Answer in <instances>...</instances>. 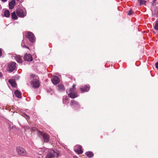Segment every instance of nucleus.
Wrapping results in <instances>:
<instances>
[{
	"instance_id": "1",
	"label": "nucleus",
	"mask_w": 158,
	"mask_h": 158,
	"mask_svg": "<svg viewBox=\"0 0 158 158\" xmlns=\"http://www.w3.org/2000/svg\"><path fill=\"white\" fill-rule=\"evenodd\" d=\"M60 154V152L56 149L50 150L45 158H55L58 156Z\"/></svg>"
},
{
	"instance_id": "2",
	"label": "nucleus",
	"mask_w": 158,
	"mask_h": 158,
	"mask_svg": "<svg viewBox=\"0 0 158 158\" xmlns=\"http://www.w3.org/2000/svg\"><path fill=\"white\" fill-rule=\"evenodd\" d=\"M38 135L40 138L44 141V143L48 142L49 141L50 137L49 135L45 132L39 131Z\"/></svg>"
},
{
	"instance_id": "3",
	"label": "nucleus",
	"mask_w": 158,
	"mask_h": 158,
	"mask_svg": "<svg viewBox=\"0 0 158 158\" xmlns=\"http://www.w3.org/2000/svg\"><path fill=\"white\" fill-rule=\"evenodd\" d=\"M16 151L18 155L21 156H26L27 154V152L22 147H17L16 148Z\"/></svg>"
},
{
	"instance_id": "4",
	"label": "nucleus",
	"mask_w": 158,
	"mask_h": 158,
	"mask_svg": "<svg viewBox=\"0 0 158 158\" xmlns=\"http://www.w3.org/2000/svg\"><path fill=\"white\" fill-rule=\"evenodd\" d=\"M16 64L15 62H11L8 64L7 67L6 68V70L9 73H11L14 71L16 70Z\"/></svg>"
},
{
	"instance_id": "5",
	"label": "nucleus",
	"mask_w": 158,
	"mask_h": 158,
	"mask_svg": "<svg viewBox=\"0 0 158 158\" xmlns=\"http://www.w3.org/2000/svg\"><path fill=\"white\" fill-rule=\"evenodd\" d=\"M16 13L19 17L23 18L26 15V11L25 9H18L16 10Z\"/></svg>"
},
{
	"instance_id": "6",
	"label": "nucleus",
	"mask_w": 158,
	"mask_h": 158,
	"mask_svg": "<svg viewBox=\"0 0 158 158\" xmlns=\"http://www.w3.org/2000/svg\"><path fill=\"white\" fill-rule=\"evenodd\" d=\"M26 36L28 38L31 42L33 43L35 42V37L34 35L32 32H27L26 34Z\"/></svg>"
},
{
	"instance_id": "7",
	"label": "nucleus",
	"mask_w": 158,
	"mask_h": 158,
	"mask_svg": "<svg viewBox=\"0 0 158 158\" xmlns=\"http://www.w3.org/2000/svg\"><path fill=\"white\" fill-rule=\"evenodd\" d=\"M70 105L72 107L76 110H77L80 107V106L78 102L74 100L71 101Z\"/></svg>"
},
{
	"instance_id": "8",
	"label": "nucleus",
	"mask_w": 158,
	"mask_h": 158,
	"mask_svg": "<svg viewBox=\"0 0 158 158\" xmlns=\"http://www.w3.org/2000/svg\"><path fill=\"white\" fill-rule=\"evenodd\" d=\"M74 151L78 154H81L83 152L82 150V147L79 145H77L74 146Z\"/></svg>"
},
{
	"instance_id": "9",
	"label": "nucleus",
	"mask_w": 158,
	"mask_h": 158,
	"mask_svg": "<svg viewBox=\"0 0 158 158\" xmlns=\"http://www.w3.org/2000/svg\"><path fill=\"white\" fill-rule=\"evenodd\" d=\"M31 85L33 87L36 88L39 87L40 85V83L39 80L37 79H34L31 82Z\"/></svg>"
},
{
	"instance_id": "10",
	"label": "nucleus",
	"mask_w": 158,
	"mask_h": 158,
	"mask_svg": "<svg viewBox=\"0 0 158 158\" xmlns=\"http://www.w3.org/2000/svg\"><path fill=\"white\" fill-rule=\"evenodd\" d=\"M24 60L25 61L30 62L32 60L33 58L31 54L26 53L24 56Z\"/></svg>"
},
{
	"instance_id": "11",
	"label": "nucleus",
	"mask_w": 158,
	"mask_h": 158,
	"mask_svg": "<svg viewBox=\"0 0 158 158\" xmlns=\"http://www.w3.org/2000/svg\"><path fill=\"white\" fill-rule=\"evenodd\" d=\"M51 81L52 83L54 85H57L60 81V79L59 77L56 76H54L51 79Z\"/></svg>"
},
{
	"instance_id": "12",
	"label": "nucleus",
	"mask_w": 158,
	"mask_h": 158,
	"mask_svg": "<svg viewBox=\"0 0 158 158\" xmlns=\"http://www.w3.org/2000/svg\"><path fill=\"white\" fill-rule=\"evenodd\" d=\"M89 86L87 85H85L84 86H81L80 88V89L81 90L82 93L85 92H88L89 91Z\"/></svg>"
},
{
	"instance_id": "13",
	"label": "nucleus",
	"mask_w": 158,
	"mask_h": 158,
	"mask_svg": "<svg viewBox=\"0 0 158 158\" xmlns=\"http://www.w3.org/2000/svg\"><path fill=\"white\" fill-rule=\"evenodd\" d=\"M16 4V2L15 0H12L9 2V8L10 9H12Z\"/></svg>"
},
{
	"instance_id": "14",
	"label": "nucleus",
	"mask_w": 158,
	"mask_h": 158,
	"mask_svg": "<svg viewBox=\"0 0 158 158\" xmlns=\"http://www.w3.org/2000/svg\"><path fill=\"white\" fill-rule=\"evenodd\" d=\"M15 59L18 63L21 64L23 62V61L22 60L21 56L19 55L15 56Z\"/></svg>"
},
{
	"instance_id": "15",
	"label": "nucleus",
	"mask_w": 158,
	"mask_h": 158,
	"mask_svg": "<svg viewBox=\"0 0 158 158\" xmlns=\"http://www.w3.org/2000/svg\"><path fill=\"white\" fill-rule=\"evenodd\" d=\"M68 96L72 98H74L77 97V94L75 92L70 93L68 94Z\"/></svg>"
},
{
	"instance_id": "16",
	"label": "nucleus",
	"mask_w": 158,
	"mask_h": 158,
	"mask_svg": "<svg viewBox=\"0 0 158 158\" xmlns=\"http://www.w3.org/2000/svg\"><path fill=\"white\" fill-rule=\"evenodd\" d=\"M58 90L60 92L64 91L65 90V88L64 86L61 84L58 85L57 86Z\"/></svg>"
},
{
	"instance_id": "17",
	"label": "nucleus",
	"mask_w": 158,
	"mask_h": 158,
	"mask_svg": "<svg viewBox=\"0 0 158 158\" xmlns=\"http://www.w3.org/2000/svg\"><path fill=\"white\" fill-rule=\"evenodd\" d=\"M69 98L67 96H63V103L64 104H67L69 102Z\"/></svg>"
},
{
	"instance_id": "18",
	"label": "nucleus",
	"mask_w": 158,
	"mask_h": 158,
	"mask_svg": "<svg viewBox=\"0 0 158 158\" xmlns=\"http://www.w3.org/2000/svg\"><path fill=\"white\" fill-rule=\"evenodd\" d=\"M14 94L18 98H21L22 96L21 92L18 90H16L15 91Z\"/></svg>"
},
{
	"instance_id": "19",
	"label": "nucleus",
	"mask_w": 158,
	"mask_h": 158,
	"mask_svg": "<svg viewBox=\"0 0 158 158\" xmlns=\"http://www.w3.org/2000/svg\"><path fill=\"white\" fill-rule=\"evenodd\" d=\"M9 82L13 87H16V84L15 81L12 79H10L9 80Z\"/></svg>"
},
{
	"instance_id": "20",
	"label": "nucleus",
	"mask_w": 158,
	"mask_h": 158,
	"mask_svg": "<svg viewBox=\"0 0 158 158\" xmlns=\"http://www.w3.org/2000/svg\"><path fill=\"white\" fill-rule=\"evenodd\" d=\"M85 154L89 158H91L94 156L93 153L90 151L86 152Z\"/></svg>"
},
{
	"instance_id": "21",
	"label": "nucleus",
	"mask_w": 158,
	"mask_h": 158,
	"mask_svg": "<svg viewBox=\"0 0 158 158\" xmlns=\"http://www.w3.org/2000/svg\"><path fill=\"white\" fill-rule=\"evenodd\" d=\"M46 150L47 149L45 148H39V151L40 153H39V154L41 155L42 154L45 152L46 151Z\"/></svg>"
},
{
	"instance_id": "22",
	"label": "nucleus",
	"mask_w": 158,
	"mask_h": 158,
	"mask_svg": "<svg viewBox=\"0 0 158 158\" xmlns=\"http://www.w3.org/2000/svg\"><path fill=\"white\" fill-rule=\"evenodd\" d=\"M11 17L12 19L14 20L17 19L18 18L17 17L15 11L12 13L11 14Z\"/></svg>"
},
{
	"instance_id": "23",
	"label": "nucleus",
	"mask_w": 158,
	"mask_h": 158,
	"mask_svg": "<svg viewBox=\"0 0 158 158\" xmlns=\"http://www.w3.org/2000/svg\"><path fill=\"white\" fill-rule=\"evenodd\" d=\"M4 15L6 17H9L10 16V13L8 10H6L4 12Z\"/></svg>"
},
{
	"instance_id": "24",
	"label": "nucleus",
	"mask_w": 158,
	"mask_h": 158,
	"mask_svg": "<svg viewBox=\"0 0 158 158\" xmlns=\"http://www.w3.org/2000/svg\"><path fill=\"white\" fill-rule=\"evenodd\" d=\"M75 85L73 84L72 86V88H70L69 90L70 93L75 92V90L76 89Z\"/></svg>"
},
{
	"instance_id": "25",
	"label": "nucleus",
	"mask_w": 158,
	"mask_h": 158,
	"mask_svg": "<svg viewBox=\"0 0 158 158\" xmlns=\"http://www.w3.org/2000/svg\"><path fill=\"white\" fill-rule=\"evenodd\" d=\"M25 40L23 39L22 40V43L21 44V46L23 47V48H27V49H29V48L28 47H27L25 45Z\"/></svg>"
},
{
	"instance_id": "26",
	"label": "nucleus",
	"mask_w": 158,
	"mask_h": 158,
	"mask_svg": "<svg viewBox=\"0 0 158 158\" xmlns=\"http://www.w3.org/2000/svg\"><path fill=\"white\" fill-rule=\"evenodd\" d=\"M154 29L156 30H158V20L155 22Z\"/></svg>"
},
{
	"instance_id": "27",
	"label": "nucleus",
	"mask_w": 158,
	"mask_h": 158,
	"mask_svg": "<svg viewBox=\"0 0 158 158\" xmlns=\"http://www.w3.org/2000/svg\"><path fill=\"white\" fill-rule=\"evenodd\" d=\"M138 2L140 3V5H142L145 4L146 1L145 0H138Z\"/></svg>"
},
{
	"instance_id": "28",
	"label": "nucleus",
	"mask_w": 158,
	"mask_h": 158,
	"mask_svg": "<svg viewBox=\"0 0 158 158\" xmlns=\"http://www.w3.org/2000/svg\"><path fill=\"white\" fill-rule=\"evenodd\" d=\"M134 12L132 10H130L127 14V15H132L134 13Z\"/></svg>"
},
{
	"instance_id": "29",
	"label": "nucleus",
	"mask_w": 158,
	"mask_h": 158,
	"mask_svg": "<svg viewBox=\"0 0 158 158\" xmlns=\"http://www.w3.org/2000/svg\"><path fill=\"white\" fill-rule=\"evenodd\" d=\"M152 6H155L156 5V2L155 0H153L152 2Z\"/></svg>"
},
{
	"instance_id": "30",
	"label": "nucleus",
	"mask_w": 158,
	"mask_h": 158,
	"mask_svg": "<svg viewBox=\"0 0 158 158\" xmlns=\"http://www.w3.org/2000/svg\"><path fill=\"white\" fill-rule=\"evenodd\" d=\"M155 66L156 68L158 70V62H157L155 64Z\"/></svg>"
},
{
	"instance_id": "31",
	"label": "nucleus",
	"mask_w": 158,
	"mask_h": 158,
	"mask_svg": "<svg viewBox=\"0 0 158 158\" xmlns=\"http://www.w3.org/2000/svg\"><path fill=\"white\" fill-rule=\"evenodd\" d=\"M24 117H27V118H29V117L26 114H24Z\"/></svg>"
},
{
	"instance_id": "32",
	"label": "nucleus",
	"mask_w": 158,
	"mask_h": 158,
	"mask_svg": "<svg viewBox=\"0 0 158 158\" xmlns=\"http://www.w3.org/2000/svg\"><path fill=\"white\" fill-rule=\"evenodd\" d=\"M2 55V52L1 49L0 48V57H1Z\"/></svg>"
},
{
	"instance_id": "33",
	"label": "nucleus",
	"mask_w": 158,
	"mask_h": 158,
	"mask_svg": "<svg viewBox=\"0 0 158 158\" xmlns=\"http://www.w3.org/2000/svg\"><path fill=\"white\" fill-rule=\"evenodd\" d=\"M2 74L1 72H0V77H2Z\"/></svg>"
},
{
	"instance_id": "34",
	"label": "nucleus",
	"mask_w": 158,
	"mask_h": 158,
	"mask_svg": "<svg viewBox=\"0 0 158 158\" xmlns=\"http://www.w3.org/2000/svg\"><path fill=\"white\" fill-rule=\"evenodd\" d=\"M2 2H6L7 1V0H2Z\"/></svg>"
},
{
	"instance_id": "35",
	"label": "nucleus",
	"mask_w": 158,
	"mask_h": 158,
	"mask_svg": "<svg viewBox=\"0 0 158 158\" xmlns=\"http://www.w3.org/2000/svg\"><path fill=\"white\" fill-rule=\"evenodd\" d=\"M33 76H34V75H31V76H32V77H33Z\"/></svg>"
},
{
	"instance_id": "36",
	"label": "nucleus",
	"mask_w": 158,
	"mask_h": 158,
	"mask_svg": "<svg viewBox=\"0 0 158 158\" xmlns=\"http://www.w3.org/2000/svg\"><path fill=\"white\" fill-rule=\"evenodd\" d=\"M66 92H67V93H68V91L67 90Z\"/></svg>"
}]
</instances>
